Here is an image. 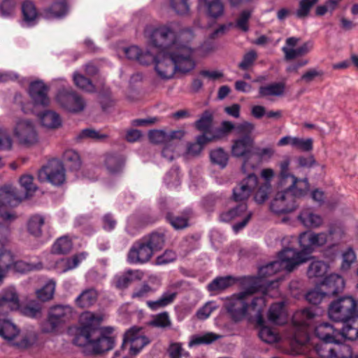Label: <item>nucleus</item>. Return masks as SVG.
Instances as JSON below:
<instances>
[{
    "mask_svg": "<svg viewBox=\"0 0 358 358\" xmlns=\"http://www.w3.org/2000/svg\"><path fill=\"white\" fill-rule=\"evenodd\" d=\"M44 218L39 215L30 217L27 223V229L30 234L38 237L41 235V227L44 224Z\"/></svg>",
    "mask_w": 358,
    "mask_h": 358,
    "instance_id": "obj_44",
    "label": "nucleus"
},
{
    "mask_svg": "<svg viewBox=\"0 0 358 358\" xmlns=\"http://www.w3.org/2000/svg\"><path fill=\"white\" fill-rule=\"evenodd\" d=\"M217 308V306L214 301H208L203 306L200 308L196 312V317L199 320L207 319Z\"/></svg>",
    "mask_w": 358,
    "mask_h": 358,
    "instance_id": "obj_61",
    "label": "nucleus"
},
{
    "mask_svg": "<svg viewBox=\"0 0 358 358\" xmlns=\"http://www.w3.org/2000/svg\"><path fill=\"white\" fill-rule=\"evenodd\" d=\"M271 190V185H261L255 195V200L258 203H264L268 198Z\"/></svg>",
    "mask_w": 358,
    "mask_h": 358,
    "instance_id": "obj_63",
    "label": "nucleus"
},
{
    "mask_svg": "<svg viewBox=\"0 0 358 358\" xmlns=\"http://www.w3.org/2000/svg\"><path fill=\"white\" fill-rule=\"evenodd\" d=\"M254 280L251 278H243L241 285L244 290L233 295L226 303V308L234 320H241L247 315L257 317V313L251 306L253 301L259 297H255L252 299L251 297L259 288L257 286H251ZM259 298L265 299L264 296Z\"/></svg>",
    "mask_w": 358,
    "mask_h": 358,
    "instance_id": "obj_6",
    "label": "nucleus"
},
{
    "mask_svg": "<svg viewBox=\"0 0 358 358\" xmlns=\"http://www.w3.org/2000/svg\"><path fill=\"white\" fill-rule=\"evenodd\" d=\"M73 80L77 87L88 92L95 91V87L92 83L82 74L75 72L73 76Z\"/></svg>",
    "mask_w": 358,
    "mask_h": 358,
    "instance_id": "obj_48",
    "label": "nucleus"
},
{
    "mask_svg": "<svg viewBox=\"0 0 358 358\" xmlns=\"http://www.w3.org/2000/svg\"><path fill=\"white\" fill-rule=\"evenodd\" d=\"M234 282V278L231 276L219 277L208 285V289L210 292H220L233 285Z\"/></svg>",
    "mask_w": 358,
    "mask_h": 358,
    "instance_id": "obj_42",
    "label": "nucleus"
},
{
    "mask_svg": "<svg viewBox=\"0 0 358 358\" xmlns=\"http://www.w3.org/2000/svg\"><path fill=\"white\" fill-rule=\"evenodd\" d=\"M168 352L171 358H181L182 356L187 355L180 343H171Z\"/></svg>",
    "mask_w": 358,
    "mask_h": 358,
    "instance_id": "obj_64",
    "label": "nucleus"
},
{
    "mask_svg": "<svg viewBox=\"0 0 358 358\" xmlns=\"http://www.w3.org/2000/svg\"><path fill=\"white\" fill-rule=\"evenodd\" d=\"M87 257V253L83 252L70 258H62L55 263L48 265L49 269H55L58 273H64L76 268Z\"/></svg>",
    "mask_w": 358,
    "mask_h": 358,
    "instance_id": "obj_22",
    "label": "nucleus"
},
{
    "mask_svg": "<svg viewBox=\"0 0 358 358\" xmlns=\"http://www.w3.org/2000/svg\"><path fill=\"white\" fill-rule=\"evenodd\" d=\"M176 296V292L169 290L165 292L159 299L156 301H148L146 303L152 310H157L171 303Z\"/></svg>",
    "mask_w": 358,
    "mask_h": 358,
    "instance_id": "obj_38",
    "label": "nucleus"
},
{
    "mask_svg": "<svg viewBox=\"0 0 358 358\" xmlns=\"http://www.w3.org/2000/svg\"><path fill=\"white\" fill-rule=\"evenodd\" d=\"M143 239L152 249L153 254L161 250L165 242L164 234L161 232L152 233L150 235L143 237Z\"/></svg>",
    "mask_w": 358,
    "mask_h": 358,
    "instance_id": "obj_39",
    "label": "nucleus"
},
{
    "mask_svg": "<svg viewBox=\"0 0 358 358\" xmlns=\"http://www.w3.org/2000/svg\"><path fill=\"white\" fill-rule=\"evenodd\" d=\"M72 241L67 236H64L58 238L52 247V254H66L72 249Z\"/></svg>",
    "mask_w": 358,
    "mask_h": 358,
    "instance_id": "obj_43",
    "label": "nucleus"
},
{
    "mask_svg": "<svg viewBox=\"0 0 358 358\" xmlns=\"http://www.w3.org/2000/svg\"><path fill=\"white\" fill-rule=\"evenodd\" d=\"M142 274L138 270H127L124 273L116 275L112 284L118 289L127 287L132 282L140 280Z\"/></svg>",
    "mask_w": 358,
    "mask_h": 358,
    "instance_id": "obj_28",
    "label": "nucleus"
},
{
    "mask_svg": "<svg viewBox=\"0 0 358 358\" xmlns=\"http://www.w3.org/2000/svg\"><path fill=\"white\" fill-rule=\"evenodd\" d=\"M324 296H327V294H324V290L320 288L319 285H317L314 289L309 291L306 295V300L313 304H318Z\"/></svg>",
    "mask_w": 358,
    "mask_h": 358,
    "instance_id": "obj_57",
    "label": "nucleus"
},
{
    "mask_svg": "<svg viewBox=\"0 0 358 358\" xmlns=\"http://www.w3.org/2000/svg\"><path fill=\"white\" fill-rule=\"evenodd\" d=\"M63 159L71 169H77L80 166V156L77 152L73 150H67L63 155Z\"/></svg>",
    "mask_w": 358,
    "mask_h": 358,
    "instance_id": "obj_52",
    "label": "nucleus"
},
{
    "mask_svg": "<svg viewBox=\"0 0 358 358\" xmlns=\"http://www.w3.org/2000/svg\"><path fill=\"white\" fill-rule=\"evenodd\" d=\"M252 148L253 140L249 136L236 139L231 145V155L234 157L248 158L251 155Z\"/></svg>",
    "mask_w": 358,
    "mask_h": 358,
    "instance_id": "obj_26",
    "label": "nucleus"
},
{
    "mask_svg": "<svg viewBox=\"0 0 358 358\" xmlns=\"http://www.w3.org/2000/svg\"><path fill=\"white\" fill-rule=\"evenodd\" d=\"M251 216V212L247 210V205L242 203L228 212L221 214L220 220L223 222H229L233 220L241 219V222L233 226L234 231L237 233L245 227Z\"/></svg>",
    "mask_w": 358,
    "mask_h": 358,
    "instance_id": "obj_19",
    "label": "nucleus"
},
{
    "mask_svg": "<svg viewBox=\"0 0 358 358\" xmlns=\"http://www.w3.org/2000/svg\"><path fill=\"white\" fill-rule=\"evenodd\" d=\"M257 185V177L250 173L234 188L233 197L236 201H245L249 198L252 190Z\"/></svg>",
    "mask_w": 358,
    "mask_h": 358,
    "instance_id": "obj_21",
    "label": "nucleus"
},
{
    "mask_svg": "<svg viewBox=\"0 0 358 358\" xmlns=\"http://www.w3.org/2000/svg\"><path fill=\"white\" fill-rule=\"evenodd\" d=\"M306 259L305 255H297L296 251L292 248H285L278 255V260L266 264L259 268L257 276H245L251 278L254 282L251 286H257V292H262L265 296L275 297L278 295L276 289L278 287V282L282 279L283 275L278 276L275 279H270L273 275L278 272H290L296 266L302 264Z\"/></svg>",
    "mask_w": 358,
    "mask_h": 358,
    "instance_id": "obj_4",
    "label": "nucleus"
},
{
    "mask_svg": "<svg viewBox=\"0 0 358 358\" xmlns=\"http://www.w3.org/2000/svg\"><path fill=\"white\" fill-rule=\"evenodd\" d=\"M21 187L24 193L20 194L10 185L0 188V217L4 220H12L15 218L10 208L17 206L21 201L30 197L36 189L33 183V177L30 175H24L20 178Z\"/></svg>",
    "mask_w": 358,
    "mask_h": 358,
    "instance_id": "obj_7",
    "label": "nucleus"
},
{
    "mask_svg": "<svg viewBox=\"0 0 358 358\" xmlns=\"http://www.w3.org/2000/svg\"><path fill=\"white\" fill-rule=\"evenodd\" d=\"M17 336L20 337V340L15 341L14 344L20 348H29L34 345L38 339V334L34 329L26 330L20 334V330L18 329V334L12 339H8V341L14 340Z\"/></svg>",
    "mask_w": 358,
    "mask_h": 358,
    "instance_id": "obj_34",
    "label": "nucleus"
},
{
    "mask_svg": "<svg viewBox=\"0 0 358 358\" xmlns=\"http://www.w3.org/2000/svg\"><path fill=\"white\" fill-rule=\"evenodd\" d=\"M73 315V308L68 305H58L52 307L48 319L41 324L42 331L50 333L55 331L62 323L69 320Z\"/></svg>",
    "mask_w": 358,
    "mask_h": 358,
    "instance_id": "obj_14",
    "label": "nucleus"
},
{
    "mask_svg": "<svg viewBox=\"0 0 358 358\" xmlns=\"http://www.w3.org/2000/svg\"><path fill=\"white\" fill-rule=\"evenodd\" d=\"M291 160L285 157L279 162L278 192L271 203V210L276 214L290 213L296 208V198L309 190L306 178H299L289 171Z\"/></svg>",
    "mask_w": 358,
    "mask_h": 358,
    "instance_id": "obj_3",
    "label": "nucleus"
},
{
    "mask_svg": "<svg viewBox=\"0 0 358 358\" xmlns=\"http://www.w3.org/2000/svg\"><path fill=\"white\" fill-rule=\"evenodd\" d=\"M39 119L41 124L43 127L55 129L62 125V119L58 113L53 110H47L43 113H34Z\"/></svg>",
    "mask_w": 358,
    "mask_h": 358,
    "instance_id": "obj_30",
    "label": "nucleus"
},
{
    "mask_svg": "<svg viewBox=\"0 0 358 358\" xmlns=\"http://www.w3.org/2000/svg\"><path fill=\"white\" fill-rule=\"evenodd\" d=\"M318 1V0H301L299 7L296 11V15L299 18L306 17L310 8Z\"/></svg>",
    "mask_w": 358,
    "mask_h": 358,
    "instance_id": "obj_60",
    "label": "nucleus"
},
{
    "mask_svg": "<svg viewBox=\"0 0 358 358\" xmlns=\"http://www.w3.org/2000/svg\"><path fill=\"white\" fill-rule=\"evenodd\" d=\"M13 135L17 142L24 146H32L38 142L36 123L28 118H18L13 127Z\"/></svg>",
    "mask_w": 358,
    "mask_h": 358,
    "instance_id": "obj_11",
    "label": "nucleus"
},
{
    "mask_svg": "<svg viewBox=\"0 0 358 358\" xmlns=\"http://www.w3.org/2000/svg\"><path fill=\"white\" fill-rule=\"evenodd\" d=\"M22 17L20 24L24 27L35 26L38 22L41 17L34 3L29 0L23 2L22 5Z\"/></svg>",
    "mask_w": 358,
    "mask_h": 358,
    "instance_id": "obj_24",
    "label": "nucleus"
},
{
    "mask_svg": "<svg viewBox=\"0 0 358 358\" xmlns=\"http://www.w3.org/2000/svg\"><path fill=\"white\" fill-rule=\"evenodd\" d=\"M318 285L324 290L327 296H330L341 292L345 287V282L339 275L331 274Z\"/></svg>",
    "mask_w": 358,
    "mask_h": 358,
    "instance_id": "obj_25",
    "label": "nucleus"
},
{
    "mask_svg": "<svg viewBox=\"0 0 358 358\" xmlns=\"http://www.w3.org/2000/svg\"><path fill=\"white\" fill-rule=\"evenodd\" d=\"M16 4V0H3L0 6V16L6 18L14 15Z\"/></svg>",
    "mask_w": 358,
    "mask_h": 358,
    "instance_id": "obj_55",
    "label": "nucleus"
},
{
    "mask_svg": "<svg viewBox=\"0 0 358 358\" xmlns=\"http://www.w3.org/2000/svg\"><path fill=\"white\" fill-rule=\"evenodd\" d=\"M265 306L266 299L264 298H258L253 301L251 307L257 313V317L255 318V320L259 328V338L265 343H273L278 341L280 337L274 329L265 325V322L262 315V312Z\"/></svg>",
    "mask_w": 358,
    "mask_h": 358,
    "instance_id": "obj_15",
    "label": "nucleus"
},
{
    "mask_svg": "<svg viewBox=\"0 0 358 358\" xmlns=\"http://www.w3.org/2000/svg\"><path fill=\"white\" fill-rule=\"evenodd\" d=\"M220 337V336L211 332L206 333L201 336H193L188 345L189 347L192 348L200 344H209Z\"/></svg>",
    "mask_w": 358,
    "mask_h": 358,
    "instance_id": "obj_49",
    "label": "nucleus"
},
{
    "mask_svg": "<svg viewBox=\"0 0 358 358\" xmlns=\"http://www.w3.org/2000/svg\"><path fill=\"white\" fill-rule=\"evenodd\" d=\"M164 181L169 187H178L180 184V176L178 169H171L166 174Z\"/></svg>",
    "mask_w": 358,
    "mask_h": 358,
    "instance_id": "obj_56",
    "label": "nucleus"
},
{
    "mask_svg": "<svg viewBox=\"0 0 358 358\" xmlns=\"http://www.w3.org/2000/svg\"><path fill=\"white\" fill-rule=\"evenodd\" d=\"M55 287L56 282L52 279H49L41 289L36 290V296L43 301L50 300L54 296Z\"/></svg>",
    "mask_w": 358,
    "mask_h": 358,
    "instance_id": "obj_41",
    "label": "nucleus"
},
{
    "mask_svg": "<svg viewBox=\"0 0 358 358\" xmlns=\"http://www.w3.org/2000/svg\"><path fill=\"white\" fill-rule=\"evenodd\" d=\"M53 83L61 87L55 97L60 107L72 113H79L84 110L85 100L72 89L65 79L57 78Z\"/></svg>",
    "mask_w": 358,
    "mask_h": 358,
    "instance_id": "obj_10",
    "label": "nucleus"
},
{
    "mask_svg": "<svg viewBox=\"0 0 358 358\" xmlns=\"http://www.w3.org/2000/svg\"><path fill=\"white\" fill-rule=\"evenodd\" d=\"M196 129L203 132V134H208L213 126V115L209 111H205L201 118L195 123Z\"/></svg>",
    "mask_w": 358,
    "mask_h": 358,
    "instance_id": "obj_46",
    "label": "nucleus"
},
{
    "mask_svg": "<svg viewBox=\"0 0 358 358\" xmlns=\"http://www.w3.org/2000/svg\"><path fill=\"white\" fill-rule=\"evenodd\" d=\"M285 91V85L282 83H274L259 88V96L262 97L271 96H281Z\"/></svg>",
    "mask_w": 358,
    "mask_h": 358,
    "instance_id": "obj_40",
    "label": "nucleus"
},
{
    "mask_svg": "<svg viewBox=\"0 0 358 358\" xmlns=\"http://www.w3.org/2000/svg\"><path fill=\"white\" fill-rule=\"evenodd\" d=\"M178 139V138H173L171 142H168L164 145L162 150V156L165 159L171 161L179 155Z\"/></svg>",
    "mask_w": 358,
    "mask_h": 358,
    "instance_id": "obj_50",
    "label": "nucleus"
},
{
    "mask_svg": "<svg viewBox=\"0 0 358 358\" xmlns=\"http://www.w3.org/2000/svg\"><path fill=\"white\" fill-rule=\"evenodd\" d=\"M42 268L41 264L34 265L28 264L24 261H15V257L13 256V262L12 264V268L10 271H13L17 273H25L32 270H37Z\"/></svg>",
    "mask_w": 358,
    "mask_h": 358,
    "instance_id": "obj_53",
    "label": "nucleus"
},
{
    "mask_svg": "<svg viewBox=\"0 0 358 358\" xmlns=\"http://www.w3.org/2000/svg\"><path fill=\"white\" fill-rule=\"evenodd\" d=\"M183 136V132L181 131H172L166 134L162 130H155L149 133V138L154 143L166 144L171 142L173 138H180Z\"/></svg>",
    "mask_w": 358,
    "mask_h": 358,
    "instance_id": "obj_32",
    "label": "nucleus"
},
{
    "mask_svg": "<svg viewBox=\"0 0 358 358\" xmlns=\"http://www.w3.org/2000/svg\"><path fill=\"white\" fill-rule=\"evenodd\" d=\"M48 90V87L43 81L37 80L31 82L28 90L31 102L22 104V111L24 113H36L38 106H48L50 103Z\"/></svg>",
    "mask_w": 358,
    "mask_h": 358,
    "instance_id": "obj_12",
    "label": "nucleus"
},
{
    "mask_svg": "<svg viewBox=\"0 0 358 358\" xmlns=\"http://www.w3.org/2000/svg\"><path fill=\"white\" fill-rule=\"evenodd\" d=\"M149 342V339L143 334L142 329L134 327L125 333L122 348H125L129 345V354L136 355L139 353Z\"/></svg>",
    "mask_w": 358,
    "mask_h": 358,
    "instance_id": "obj_17",
    "label": "nucleus"
},
{
    "mask_svg": "<svg viewBox=\"0 0 358 358\" xmlns=\"http://www.w3.org/2000/svg\"><path fill=\"white\" fill-rule=\"evenodd\" d=\"M178 24L147 25L144 37L148 46L141 48L133 45L122 49L130 60L142 65L155 63L157 75L163 79L171 78L176 71L187 73L195 67L194 49L189 43L194 36L190 30L177 31Z\"/></svg>",
    "mask_w": 358,
    "mask_h": 358,
    "instance_id": "obj_1",
    "label": "nucleus"
},
{
    "mask_svg": "<svg viewBox=\"0 0 358 358\" xmlns=\"http://www.w3.org/2000/svg\"><path fill=\"white\" fill-rule=\"evenodd\" d=\"M328 266L322 261H313L308 267L307 274L310 278H318L324 275Z\"/></svg>",
    "mask_w": 358,
    "mask_h": 358,
    "instance_id": "obj_47",
    "label": "nucleus"
},
{
    "mask_svg": "<svg viewBox=\"0 0 358 358\" xmlns=\"http://www.w3.org/2000/svg\"><path fill=\"white\" fill-rule=\"evenodd\" d=\"M38 177L42 182L47 180L54 185H61L66 180L65 169L60 161L52 159L38 171Z\"/></svg>",
    "mask_w": 358,
    "mask_h": 358,
    "instance_id": "obj_16",
    "label": "nucleus"
},
{
    "mask_svg": "<svg viewBox=\"0 0 358 358\" xmlns=\"http://www.w3.org/2000/svg\"><path fill=\"white\" fill-rule=\"evenodd\" d=\"M315 331L316 336L326 345L336 343L338 341V338L340 337L345 338L343 334V329L340 331L329 322H322L317 325Z\"/></svg>",
    "mask_w": 358,
    "mask_h": 358,
    "instance_id": "obj_23",
    "label": "nucleus"
},
{
    "mask_svg": "<svg viewBox=\"0 0 358 358\" xmlns=\"http://www.w3.org/2000/svg\"><path fill=\"white\" fill-rule=\"evenodd\" d=\"M268 320L275 324H283L287 322L288 315L283 302L273 303L268 311Z\"/></svg>",
    "mask_w": 358,
    "mask_h": 358,
    "instance_id": "obj_29",
    "label": "nucleus"
},
{
    "mask_svg": "<svg viewBox=\"0 0 358 358\" xmlns=\"http://www.w3.org/2000/svg\"><path fill=\"white\" fill-rule=\"evenodd\" d=\"M104 165L110 173H119L124 166V158L121 155L108 154L105 157Z\"/></svg>",
    "mask_w": 358,
    "mask_h": 358,
    "instance_id": "obj_37",
    "label": "nucleus"
},
{
    "mask_svg": "<svg viewBox=\"0 0 358 358\" xmlns=\"http://www.w3.org/2000/svg\"><path fill=\"white\" fill-rule=\"evenodd\" d=\"M171 8L178 15H186L190 8L189 0H169Z\"/></svg>",
    "mask_w": 358,
    "mask_h": 358,
    "instance_id": "obj_51",
    "label": "nucleus"
},
{
    "mask_svg": "<svg viewBox=\"0 0 358 358\" xmlns=\"http://www.w3.org/2000/svg\"><path fill=\"white\" fill-rule=\"evenodd\" d=\"M357 259L356 254L352 248H348L342 255L341 269L348 270Z\"/></svg>",
    "mask_w": 358,
    "mask_h": 358,
    "instance_id": "obj_59",
    "label": "nucleus"
},
{
    "mask_svg": "<svg viewBox=\"0 0 358 358\" xmlns=\"http://www.w3.org/2000/svg\"><path fill=\"white\" fill-rule=\"evenodd\" d=\"M167 220L176 229H182L188 226V217L187 215L171 216L168 215Z\"/></svg>",
    "mask_w": 358,
    "mask_h": 358,
    "instance_id": "obj_62",
    "label": "nucleus"
},
{
    "mask_svg": "<svg viewBox=\"0 0 358 358\" xmlns=\"http://www.w3.org/2000/svg\"><path fill=\"white\" fill-rule=\"evenodd\" d=\"M97 296L98 293L94 289H87L78 296L75 301L80 308H89L96 302Z\"/></svg>",
    "mask_w": 358,
    "mask_h": 358,
    "instance_id": "obj_36",
    "label": "nucleus"
},
{
    "mask_svg": "<svg viewBox=\"0 0 358 358\" xmlns=\"http://www.w3.org/2000/svg\"><path fill=\"white\" fill-rule=\"evenodd\" d=\"M329 317L346 326L353 327L358 323V301L350 296L341 297L331 302L328 309Z\"/></svg>",
    "mask_w": 358,
    "mask_h": 358,
    "instance_id": "obj_9",
    "label": "nucleus"
},
{
    "mask_svg": "<svg viewBox=\"0 0 358 358\" xmlns=\"http://www.w3.org/2000/svg\"><path fill=\"white\" fill-rule=\"evenodd\" d=\"M300 39L296 37H289L286 39L285 45L282 48L286 60H292L296 57L303 56L308 53L313 47L311 41H307L296 47Z\"/></svg>",
    "mask_w": 358,
    "mask_h": 358,
    "instance_id": "obj_20",
    "label": "nucleus"
},
{
    "mask_svg": "<svg viewBox=\"0 0 358 358\" xmlns=\"http://www.w3.org/2000/svg\"><path fill=\"white\" fill-rule=\"evenodd\" d=\"M234 125L228 121H224L219 128H211L210 132L206 134L208 142L217 141L225 137L229 131L234 129Z\"/></svg>",
    "mask_w": 358,
    "mask_h": 358,
    "instance_id": "obj_35",
    "label": "nucleus"
},
{
    "mask_svg": "<svg viewBox=\"0 0 358 358\" xmlns=\"http://www.w3.org/2000/svg\"><path fill=\"white\" fill-rule=\"evenodd\" d=\"M13 262V255L10 251L3 249L0 252V286L11 269Z\"/></svg>",
    "mask_w": 358,
    "mask_h": 358,
    "instance_id": "obj_33",
    "label": "nucleus"
},
{
    "mask_svg": "<svg viewBox=\"0 0 358 358\" xmlns=\"http://www.w3.org/2000/svg\"><path fill=\"white\" fill-rule=\"evenodd\" d=\"M315 315L312 308L298 310L294 314L292 331L286 337L293 341L296 353L306 358H351V347L341 343L340 338L336 343H332L333 346L314 343L310 331Z\"/></svg>",
    "mask_w": 358,
    "mask_h": 358,
    "instance_id": "obj_2",
    "label": "nucleus"
},
{
    "mask_svg": "<svg viewBox=\"0 0 358 358\" xmlns=\"http://www.w3.org/2000/svg\"><path fill=\"white\" fill-rule=\"evenodd\" d=\"M298 220L303 227L310 229L320 228L324 223L322 216L310 208L303 209L298 215Z\"/></svg>",
    "mask_w": 358,
    "mask_h": 358,
    "instance_id": "obj_27",
    "label": "nucleus"
},
{
    "mask_svg": "<svg viewBox=\"0 0 358 358\" xmlns=\"http://www.w3.org/2000/svg\"><path fill=\"white\" fill-rule=\"evenodd\" d=\"M206 139V134L197 136L196 141L188 145L187 153L192 155H199L203 149L204 145L208 143Z\"/></svg>",
    "mask_w": 358,
    "mask_h": 358,
    "instance_id": "obj_54",
    "label": "nucleus"
},
{
    "mask_svg": "<svg viewBox=\"0 0 358 358\" xmlns=\"http://www.w3.org/2000/svg\"><path fill=\"white\" fill-rule=\"evenodd\" d=\"M20 308V299L16 289L9 286L1 290L0 294V336L4 339H12L18 334V328L7 315Z\"/></svg>",
    "mask_w": 358,
    "mask_h": 358,
    "instance_id": "obj_8",
    "label": "nucleus"
},
{
    "mask_svg": "<svg viewBox=\"0 0 358 358\" xmlns=\"http://www.w3.org/2000/svg\"><path fill=\"white\" fill-rule=\"evenodd\" d=\"M153 255L152 249L141 238L133 243L128 252L127 260L130 264H143L149 262Z\"/></svg>",
    "mask_w": 358,
    "mask_h": 358,
    "instance_id": "obj_18",
    "label": "nucleus"
},
{
    "mask_svg": "<svg viewBox=\"0 0 358 358\" xmlns=\"http://www.w3.org/2000/svg\"><path fill=\"white\" fill-rule=\"evenodd\" d=\"M69 11V6L66 0L55 1L50 8L44 10L43 15L47 19L62 18Z\"/></svg>",
    "mask_w": 358,
    "mask_h": 358,
    "instance_id": "obj_31",
    "label": "nucleus"
},
{
    "mask_svg": "<svg viewBox=\"0 0 358 358\" xmlns=\"http://www.w3.org/2000/svg\"><path fill=\"white\" fill-rule=\"evenodd\" d=\"M328 236L326 232L313 231H305L299 235V243L302 250L301 252L294 250L297 255L306 256V259L302 262V264L310 259V255L316 248L322 247L327 243Z\"/></svg>",
    "mask_w": 358,
    "mask_h": 358,
    "instance_id": "obj_13",
    "label": "nucleus"
},
{
    "mask_svg": "<svg viewBox=\"0 0 358 358\" xmlns=\"http://www.w3.org/2000/svg\"><path fill=\"white\" fill-rule=\"evenodd\" d=\"M102 320L103 316L100 314L90 311L83 313L80 315L78 325L71 329L75 335L73 343L78 346L88 347L95 353L112 349L115 341L110 334L113 328L104 327L101 330V335L96 336Z\"/></svg>",
    "mask_w": 358,
    "mask_h": 358,
    "instance_id": "obj_5",
    "label": "nucleus"
},
{
    "mask_svg": "<svg viewBox=\"0 0 358 358\" xmlns=\"http://www.w3.org/2000/svg\"><path fill=\"white\" fill-rule=\"evenodd\" d=\"M211 162L218 165L220 168H224L229 161V155L222 148H219L212 150L210 152Z\"/></svg>",
    "mask_w": 358,
    "mask_h": 358,
    "instance_id": "obj_45",
    "label": "nucleus"
},
{
    "mask_svg": "<svg viewBox=\"0 0 358 358\" xmlns=\"http://www.w3.org/2000/svg\"><path fill=\"white\" fill-rule=\"evenodd\" d=\"M41 306L38 302L32 301L21 308V313L25 316L35 318L41 314Z\"/></svg>",
    "mask_w": 358,
    "mask_h": 358,
    "instance_id": "obj_58",
    "label": "nucleus"
}]
</instances>
